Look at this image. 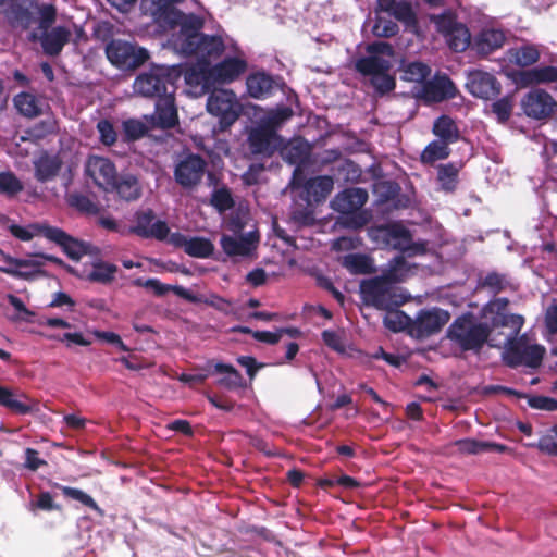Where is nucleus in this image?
Listing matches in <instances>:
<instances>
[{
  "label": "nucleus",
  "mask_w": 557,
  "mask_h": 557,
  "mask_svg": "<svg viewBox=\"0 0 557 557\" xmlns=\"http://www.w3.org/2000/svg\"><path fill=\"white\" fill-rule=\"evenodd\" d=\"M181 78L180 66L151 64L147 71L137 75L133 89L138 96L158 100L160 97L175 94Z\"/></svg>",
  "instance_id": "1"
},
{
  "label": "nucleus",
  "mask_w": 557,
  "mask_h": 557,
  "mask_svg": "<svg viewBox=\"0 0 557 557\" xmlns=\"http://www.w3.org/2000/svg\"><path fill=\"white\" fill-rule=\"evenodd\" d=\"M492 333L486 322L479 321L471 313L458 315L446 331V337L461 351L481 352Z\"/></svg>",
  "instance_id": "2"
},
{
  "label": "nucleus",
  "mask_w": 557,
  "mask_h": 557,
  "mask_svg": "<svg viewBox=\"0 0 557 557\" xmlns=\"http://www.w3.org/2000/svg\"><path fill=\"white\" fill-rule=\"evenodd\" d=\"M39 29L42 30L39 42L42 51L49 57L59 55L71 39V30L65 26L52 25L57 21V8L53 4L38 7Z\"/></svg>",
  "instance_id": "3"
},
{
  "label": "nucleus",
  "mask_w": 557,
  "mask_h": 557,
  "mask_svg": "<svg viewBox=\"0 0 557 557\" xmlns=\"http://www.w3.org/2000/svg\"><path fill=\"white\" fill-rule=\"evenodd\" d=\"M370 235L384 246L407 253L408 257L426 251L425 244L413 243L411 232L398 222L374 226L370 230Z\"/></svg>",
  "instance_id": "4"
},
{
  "label": "nucleus",
  "mask_w": 557,
  "mask_h": 557,
  "mask_svg": "<svg viewBox=\"0 0 557 557\" xmlns=\"http://www.w3.org/2000/svg\"><path fill=\"white\" fill-rule=\"evenodd\" d=\"M360 295L366 305L380 310H389L404 302L382 275L361 281Z\"/></svg>",
  "instance_id": "5"
},
{
  "label": "nucleus",
  "mask_w": 557,
  "mask_h": 557,
  "mask_svg": "<svg viewBox=\"0 0 557 557\" xmlns=\"http://www.w3.org/2000/svg\"><path fill=\"white\" fill-rule=\"evenodd\" d=\"M106 55L120 70L138 69L149 59L147 49L122 39H112L106 46Z\"/></svg>",
  "instance_id": "6"
},
{
  "label": "nucleus",
  "mask_w": 557,
  "mask_h": 557,
  "mask_svg": "<svg viewBox=\"0 0 557 557\" xmlns=\"http://www.w3.org/2000/svg\"><path fill=\"white\" fill-rule=\"evenodd\" d=\"M207 110L210 114L219 117L221 131H226L239 117V103L232 90L212 91L207 100Z\"/></svg>",
  "instance_id": "7"
},
{
  "label": "nucleus",
  "mask_w": 557,
  "mask_h": 557,
  "mask_svg": "<svg viewBox=\"0 0 557 557\" xmlns=\"http://www.w3.org/2000/svg\"><path fill=\"white\" fill-rule=\"evenodd\" d=\"M207 166L205 158L188 152L177 160L173 172L174 180L183 189L193 190L202 182Z\"/></svg>",
  "instance_id": "8"
},
{
  "label": "nucleus",
  "mask_w": 557,
  "mask_h": 557,
  "mask_svg": "<svg viewBox=\"0 0 557 557\" xmlns=\"http://www.w3.org/2000/svg\"><path fill=\"white\" fill-rule=\"evenodd\" d=\"M545 355V348L542 345H530L523 338L510 343L504 352V361L510 368L527 366L537 368L541 366Z\"/></svg>",
  "instance_id": "9"
},
{
  "label": "nucleus",
  "mask_w": 557,
  "mask_h": 557,
  "mask_svg": "<svg viewBox=\"0 0 557 557\" xmlns=\"http://www.w3.org/2000/svg\"><path fill=\"white\" fill-rule=\"evenodd\" d=\"M450 314L441 308L422 309L409 324L411 336L423 339L438 333L448 323Z\"/></svg>",
  "instance_id": "10"
},
{
  "label": "nucleus",
  "mask_w": 557,
  "mask_h": 557,
  "mask_svg": "<svg viewBox=\"0 0 557 557\" xmlns=\"http://www.w3.org/2000/svg\"><path fill=\"white\" fill-rule=\"evenodd\" d=\"M174 23L180 26L178 33L172 37L174 48L180 53L193 50L191 44L202 35L203 20L196 14L180 12Z\"/></svg>",
  "instance_id": "11"
},
{
  "label": "nucleus",
  "mask_w": 557,
  "mask_h": 557,
  "mask_svg": "<svg viewBox=\"0 0 557 557\" xmlns=\"http://www.w3.org/2000/svg\"><path fill=\"white\" fill-rule=\"evenodd\" d=\"M85 172L92 180L96 186L103 191H109L113 181L117 177L115 164L109 159L91 154L85 163Z\"/></svg>",
  "instance_id": "12"
},
{
  "label": "nucleus",
  "mask_w": 557,
  "mask_h": 557,
  "mask_svg": "<svg viewBox=\"0 0 557 557\" xmlns=\"http://www.w3.org/2000/svg\"><path fill=\"white\" fill-rule=\"evenodd\" d=\"M292 183L295 186H304L309 203L324 201L332 193L334 186V181L332 176L329 175L315 176L305 181L299 166H297L293 173Z\"/></svg>",
  "instance_id": "13"
},
{
  "label": "nucleus",
  "mask_w": 557,
  "mask_h": 557,
  "mask_svg": "<svg viewBox=\"0 0 557 557\" xmlns=\"http://www.w3.org/2000/svg\"><path fill=\"white\" fill-rule=\"evenodd\" d=\"M466 88L472 96L485 100L496 98L502 90L500 83L497 78L493 74L482 70L468 72Z\"/></svg>",
  "instance_id": "14"
},
{
  "label": "nucleus",
  "mask_w": 557,
  "mask_h": 557,
  "mask_svg": "<svg viewBox=\"0 0 557 557\" xmlns=\"http://www.w3.org/2000/svg\"><path fill=\"white\" fill-rule=\"evenodd\" d=\"M152 128L171 129L178 124V112L175 94H170L156 100L154 112L145 115Z\"/></svg>",
  "instance_id": "15"
},
{
  "label": "nucleus",
  "mask_w": 557,
  "mask_h": 557,
  "mask_svg": "<svg viewBox=\"0 0 557 557\" xmlns=\"http://www.w3.org/2000/svg\"><path fill=\"white\" fill-rule=\"evenodd\" d=\"M193 50L182 51L184 55L196 57L200 62L210 64L221 58L225 51V44L221 36L202 34L191 44Z\"/></svg>",
  "instance_id": "16"
},
{
  "label": "nucleus",
  "mask_w": 557,
  "mask_h": 557,
  "mask_svg": "<svg viewBox=\"0 0 557 557\" xmlns=\"http://www.w3.org/2000/svg\"><path fill=\"white\" fill-rule=\"evenodd\" d=\"M248 69V62L239 57H226L208 70V76L219 84L237 81Z\"/></svg>",
  "instance_id": "17"
},
{
  "label": "nucleus",
  "mask_w": 557,
  "mask_h": 557,
  "mask_svg": "<svg viewBox=\"0 0 557 557\" xmlns=\"http://www.w3.org/2000/svg\"><path fill=\"white\" fill-rule=\"evenodd\" d=\"M521 106L527 116L535 120H544L552 115L556 102L547 91L536 89L528 92L523 97Z\"/></svg>",
  "instance_id": "18"
},
{
  "label": "nucleus",
  "mask_w": 557,
  "mask_h": 557,
  "mask_svg": "<svg viewBox=\"0 0 557 557\" xmlns=\"http://www.w3.org/2000/svg\"><path fill=\"white\" fill-rule=\"evenodd\" d=\"M457 88L447 75H435L431 81L421 85L418 96L426 102H441L455 98Z\"/></svg>",
  "instance_id": "19"
},
{
  "label": "nucleus",
  "mask_w": 557,
  "mask_h": 557,
  "mask_svg": "<svg viewBox=\"0 0 557 557\" xmlns=\"http://www.w3.org/2000/svg\"><path fill=\"white\" fill-rule=\"evenodd\" d=\"M281 78H275L265 71H256L246 77L247 94L258 100L267 99L274 95L281 87Z\"/></svg>",
  "instance_id": "20"
},
{
  "label": "nucleus",
  "mask_w": 557,
  "mask_h": 557,
  "mask_svg": "<svg viewBox=\"0 0 557 557\" xmlns=\"http://www.w3.org/2000/svg\"><path fill=\"white\" fill-rule=\"evenodd\" d=\"M169 226L166 222L157 220L151 209L136 213V225L133 232L143 238H156L165 240L169 235Z\"/></svg>",
  "instance_id": "21"
},
{
  "label": "nucleus",
  "mask_w": 557,
  "mask_h": 557,
  "mask_svg": "<svg viewBox=\"0 0 557 557\" xmlns=\"http://www.w3.org/2000/svg\"><path fill=\"white\" fill-rule=\"evenodd\" d=\"M440 29L453 51L463 52L469 47L472 48L471 34L466 25L447 17L441 22Z\"/></svg>",
  "instance_id": "22"
},
{
  "label": "nucleus",
  "mask_w": 557,
  "mask_h": 557,
  "mask_svg": "<svg viewBox=\"0 0 557 557\" xmlns=\"http://www.w3.org/2000/svg\"><path fill=\"white\" fill-rule=\"evenodd\" d=\"M248 146L253 154L271 157L276 150L273 126L261 124L252 128L248 135Z\"/></svg>",
  "instance_id": "23"
},
{
  "label": "nucleus",
  "mask_w": 557,
  "mask_h": 557,
  "mask_svg": "<svg viewBox=\"0 0 557 557\" xmlns=\"http://www.w3.org/2000/svg\"><path fill=\"white\" fill-rule=\"evenodd\" d=\"M48 240L60 246L67 258L73 261H79L88 252V245L86 243L57 226H52Z\"/></svg>",
  "instance_id": "24"
},
{
  "label": "nucleus",
  "mask_w": 557,
  "mask_h": 557,
  "mask_svg": "<svg viewBox=\"0 0 557 557\" xmlns=\"http://www.w3.org/2000/svg\"><path fill=\"white\" fill-rule=\"evenodd\" d=\"M368 201V193L363 188H346L337 194L332 200V207L342 214H349L358 211Z\"/></svg>",
  "instance_id": "25"
},
{
  "label": "nucleus",
  "mask_w": 557,
  "mask_h": 557,
  "mask_svg": "<svg viewBox=\"0 0 557 557\" xmlns=\"http://www.w3.org/2000/svg\"><path fill=\"white\" fill-rule=\"evenodd\" d=\"M258 240V233L250 232L240 236L239 238L233 237L231 235H222L220 245L223 251L230 257H246L250 255L252 249H255Z\"/></svg>",
  "instance_id": "26"
},
{
  "label": "nucleus",
  "mask_w": 557,
  "mask_h": 557,
  "mask_svg": "<svg viewBox=\"0 0 557 557\" xmlns=\"http://www.w3.org/2000/svg\"><path fill=\"white\" fill-rule=\"evenodd\" d=\"M505 34L499 29H482L472 41V50L481 57H487L503 47Z\"/></svg>",
  "instance_id": "27"
},
{
  "label": "nucleus",
  "mask_w": 557,
  "mask_h": 557,
  "mask_svg": "<svg viewBox=\"0 0 557 557\" xmlns=\"http://www.w3.org/2000/svg\"><path fill=\"white\" fill-rule=\"evenodd\" d=\"M133 285L137 287H145L148 289H151L153 294L158 297H162L169 292H173L176 296L189 301V302H196L197 297L191 294L188 289L181 285H169L162 283L160 280L151 277L144 280L141 277L135 278L133 281Z\"/></svg>",
  "instance_id": "28"
},
{
  "label": "nucleus",
  "mask_w": 557,
  "mask_h": 557,
  "mask_svg": "<svg viewBox=\"0 0 557 557\" xmlns=\"http://www.w3.org/2000/svg\"><path fill=\"white\" fill-rule=\"evenodd\" d=\"M108 193H115L125 201H134L141 196V186L137 176L124 173L117 175L115 181H113V186L109 187Z\"/></svg>",
  "instance_id": "29"
},
{
  "label": "nucleus",
  "mask_w": 557,
  "mask_h": 557,
  "mask_svg": "<svg viewBox=\"0 0 557 557\" xmlns=\"http://www.w3.org/2000/svg\"><path fill=\"white\" fill-rule=\"evenodd\" d=\"M392 61L379 55H367L358 59L355 69L358 73L370 78L389 72L392 70Z\"/></svg>",
  "instance_id": "30"
},
{
  "label": "nucleus",
  "mask_w": 557,
  "mask_h": 557,
  "mask_svg": "<svg viewBox=\"0 0 557 557\" xmlns=\"http://www.w3.org/2000/svg\"><path fill=\"white\" fill-rule=\"evenodd\" d=\"M62 161L58 156L44 153L35 162V177L40 183L55 178L61 171Z\"/></svg>",
  "instance_id": "31"
},
{
  "label": "nucleus",
  "mask_w": 557,
  "mask_h": 557,
  "mask_svg": "<svg viewBox=\"0 0 557 557\" xmlns=\"http://www.w3.org/2000/svg\"><path fill=\"white\" fill-rule=\"evenodd\" d=\"M52 225L47 222H35L30 223L27 226H22L18 224L9 225V232L17 239L23 242H29L35 236H42L48 239V235L50 234Z\"/></svg>",
  "instance_id": "32"
},
{
  "label": "nucleus",
  "mask_w": 557,
  "mask_h": 557,
  "mask_svg": "<svg viewBox=\"0 0 557 557\" xmlns=\"http://www.w3.org/2000/svg\"><path fill=\"white\" fill-rule=\"evenodd\" d=\"M432 132L440 140L450 145L460 139V131L456 122L446 114L438 116L434 121Z\"/></svg>",
  "instance_id": "33"
},
{
  "label": "nucleus",
  "mask_w": 557,
  "mask_h": 557,
  "mask_svg": "<svg viewBox=\"0 0 557 557\" xmlns=\"http://www.w3.org/2000/svg\"><path fill=\"white\" fill-rule=\"evenodd\" d=\"M410 271V265L404 256H396L388 261L387 268L382 271V276L394 286L404 282Z\"/></svg>",
  "instance_id": "34"
},
{
  "label": "nucleus",
  "mask_w": 557,
  "mask_h": 557,
  "mask_svg": "<svg viewBox=\"0 0 557 557\" xmlns=\"http://www.w3.org/2000/svg\"><path fill=\"white\" fill-rule=\"evenodd\" d=\"M1 257V264H0V271L9 274L10 276L18 280H29L32 278L33 274L28 272H22V270L18 269V267H32L35 265L33 262L22 259V258H14L10 255L5 253L4 251L0 253Z\"/></svg>",
  "instance_id": "35"
},
{
  "label": "nucleus",
  "mask_w": 557,
  "mask_h": 557,
  "mask_svg": "<svg viewBox=\"0 0 557 557\" xmlns=\"http://www.w3.org/2000/svg\"><path fill=\"white\" fill-rule=\"evenodd\" d=\"M214 372L227 374L218 381V385L223 386L228 391L246 387L243 375L232 364L218 362L214 364Z\"/></svg>",
  "instance_id": "36"
},
{
  "label": "nucleus",
  "mask_w": 557,
  "mask_h": 557,
  "mask_svg": "<svg viewBox=\"0 0 557 557\" xmlns=\"http://www.w3.org/2000/svg\"><path fill=\"white\" fill-rule=\"evenodd\" d=\"M174 66L181 67L182 76H184L186 85L193 88L194 92L203 94L206 91L208 79H210L208 72L206 73L196 69L195 66H189L182 63L175 64Z\"/></svg>",
  "instance_id": "37"
},
{
  "label": "nucleus",
  "mask_w": 557,
  "mask_h": 557,
  "mask_svg": "<svg viewBox=\"0 0 557 557\" xmlns=\"http://www.w3.org/2000/svg\"><path fill=\"white\" fill-rule=\"evenodd\" d=\"M343 265L352 274H370L375 271L372 259L362 253L347 255Z\"/></svg>",
  "instance_id": "38"
},
{
  "label": "nucleus",
  "mask_w": 557,
  "mask_h": 557,
  "mask_svg": "<svg viewBox=\"0 0 557 557\" xmlns=\"http://www.w3.org/2000/svg\"><path fill=\"white\" fill-rule=\"evenodd\" d=\"M20 114L26 117H36L41 114L37 98L29 92H20L13 99Z\"/></svg>",
  "instance_id": "39"
},
{
  "label": "nucleus",
  "mask_w": 557,
  "mask_h": 557,
  "mask_svg": "<svg viewBox=\"0 0 557 557\" xmlns=\"http://www.w3.org/2000/svg\"><path fill=\"white\" fill-rule=\"evenodd\" d=\"M448 143L436 139L432 140L422 151L421 161L425 164H433L435 161L447 159L451 152Z\"/></svg>",
  "instance_id": "40"
},
{
  "label": "nucleus",
  "mask_w": 557,
  "mask_h": 557,
  "mask_svg": "<svg viewBox=\"0 0 557 557\" xmlns=\"http://www.w3.org/2000/svg\"><path fill=\"white\" fill-rule=\"evenodd\" d=\"M460 168L455 163L440 164L437 168V180L443 190L453 193L458 185V174Z\"/></svg>",
  "instance_id": "41"
},
{
  "label": "nucleus",
  "mask_w": 557,
  "mask_h": 557,
  "mask_svg": "<svg viewBox=\"0 0 557 557\" xmlns=\"http://www.w3.org/2000/svg\"><path fill=\"white\" fill-rule=\"evenodd\" d=\"M214 245L212 242L205 237H190L185 249V252L193 258L206 259L212 256Z\"/></svg>",
  "instance_id": "42"
},
{
  "label": "nucleus",
  "mask_w": 557,
  "mask_h": 557,
  "mask_svg": "<svg viewBox=\"0 0 557 557\" xmlns=\"http://www.w3.org/2000/svg\"><path fill=\"white\" fill-rule=\"evenodd\" d=\"M210 205L220 213H224L233 209L235 200L231 189L225 185L215 188L211 194Z\"/></svg>",
  "instance_id": "43"
},
{
  "label": "nucleus",
  "mask_w": 557,
  "mask_h": 557,
  "mask_svg": "<svg viewBox=\"0 0 557 557\" xmlns=\"http://www.w3.org/2000/svg\"><path fill=\"white\" fill-rule=\"evenodd\" d=\"M54 487L59 488L65 497L77 500L100 515L103 513V510L98 506L95 499L84 491L76 487L60 485L58 483H54Z\"/></svg>",
  "instance_id": "44"
},
{
  "label": "nucleus",
  "mask_w": 557,
  "mask_h": 557,
  "mask_svg": "<svg viewBox=\"0 0 557 557\" xmlns=\"http://www.w3.org/2000/svg\"><path fill=\"white\" fill-rule=\"evenodd\" d=\"M512 61L522 67L535 64L540 60V51L533 45H524L511 50Z\"/></svg>",
  "instance_id": "45"
},
{
  "label": "nucleus",
  "mask_w": 557,
  "mask_h": 557,
  "mask_svg": "<svg viewBox=\"0 0 557 557\" xmlns=\"http://www.w3.org/2000/svg\"><path fill=\"white\" fill-rule=\"evenodd\" d=\"M0 406H3L17 414H26L32 411V407L16 398L13 392L4 386H0Z\"/></svg>",
  "instance_id": "46"
},
{
  "label": "nucleus",
  "mask_w": 557,
  "mask_h": 557,
  "mask_svg": "<svg viewBox=\"0 0 557 557\" xmlns=\"http://www.w3.org/2000/svg\"><path fill=\"white\" fill-rule=\"evenodd\" d=\"M116 272L117 267L115 264L99 261L94 263L92 271L88 274V280L90 282L110 284L113 282Z\"/></svg>",
  "instance_id": "47"
},
{
  "label": "nucleus",
  "mask_w": 557,
  "mask_h": 557,
  "mask_svg": "<svg viewBox=\"0 0 557 557\" xmlns=\"http://www.w3.org/2000/svg\"><path fill=\"white\" fill-rule=\"evenodd\" d=\"M389 14L408 28H416L418 26L417 14L408 1H398Z\"/></svg>",
  "instance_id": "48"
},
{
  "label": "nucleus",
  "mask_w": 557,
  "mask_h": 557,
  "mask_svg": "<svg viewBox=\"0 0 557 557\" xmlns=\"http://www.w3.org/2000/svg\"><path fill=\"white\" fill-rule=\"evenodd\" d=\"M24 189L23 183L12 172H0V194L13 198Z\"/></svg>",
  "instance_id": "49"
},
{
  "label": "nucleus",
  "mask_w": 557,
  "mask_h": 557,
  "mask_svg": "<svg viewBox=\"0 0 557 557\" xmlns=\"http://www.w3.org/2000/svg\"><path fill=\"white\" fill-rule=\"evenodd\" d=\"M150 129H153L149 122L144 123L136 119H128L123 122V131L125 138L129 141H135L143 138L148 134Z\"/></svg>",
  "instance_id": "50"
},
{
  "label": "nucleus",
  "mask_w": 557,
  "mask_h": 557,
  "mask_svg": "<svg viewBox=\"0 0 557 557\" xmlns=\"http://www.w3.org/2000/svg\"><path fill=\"white\" fill-rule=\"evenodd\" d=\"M430 73L431 69L426 64L422 62H411L404 69L403 79L423 84L426 82Z\"/></svg>",
  "instance_id": "51"
},
{
  "label": "nucleus",
  "mask_w": 557,
  "mask_h": 557,
  "mask_svg": "<svg viewBox=\"0 0 557 557\" xmlns=\"http://www.w3.org/2000/svg\"><path fill=\"white\" fill-rule=\"evenodd\" d=\"M12 18L10 23L12 26H20L23 29H28L34 23L33 12L22 4H13L10 9Z\"/></svg>",
  "instance_id": "52"
},
{
  "label": "nucleus",
  "mask_w": 557,
  "mask_h": 557,
  "mask_svg": "<svg viewBox=\"0 0 557 557\" xmlns=\"http://www.w3.org/2000/svg\"><path fill=\"white\" fill-rule=\"evenodd\" d=\"M480 285L483 288H487L493 295H497L506 289L508 282L504 274L490 272L481 281Z\"/></svg>",
  "instance_id": "53"
},
{
  "label": "nucleus",
  "mask_w": 557,
  "mask_h": 557,
  "mask_svg": "<svg viewBox=\"0 0 557 557\" xmlns=\"http://www.w3.org/2000/svg\"><path fill=\"white\" fill-rule=\"evenodd\" d=\"M399 32L397 23L384 17H376L372 33L376 37L391 38Z\"/></svg>",
  "instance_id": "54"
},
{
  "label": "nucleus",
  "mask_w": 557,
  "mask_h": 557,
  "mask_svg": "<svg viewBox=\"0 0 557 557\" xmlns=\"http://www.w3.org/2000/svg\"><path fill=\"white\" fill-rule=\"evenodd\" d=\"M370 83L380 95H386L393 91L396 87V79L389 74V72H383L382 74L370 78Z\"/></svg>",
  "instance_id": "55"
},
{
  "label": "nucleus",
  "mask_w": 557,
  "mask_h": 557,
  "mask_svg": "<svg viewBox=\"0 0 557 557\" xmlns=\"http://www.w3.org/2000/svg\"><path fill=\"white\" fill-rule=\"evenodd\" d=\"M491 108L497 121L504 124L510 119L513 104L511 98L506 96L493 102Z\"/></svg>",
  "instance_id": "56"
},
{
  "label": "nucleus",
  "mask_w": 557,
  "mask_h": 557,
  "mask_svg": "<svg viewBox=\"0 0 557 557\" xmlns=\"http://www.w3.org/2000/svg\"><path fill=\"white\" fill-rule=\"evenodd\" d=\"M97 131L99 133V140L101 144L108 147L115 144L117 139V133L112 122L107 119L100 120L97 123Z\"/></svg>",
  "instance_id": "57"
},
{
  "label": "nucleus",
  "mask_w": 557,
  "mask_h": 557,
  "mask_svg": "<svg viewBox=\"0 0 557 557\" xmlns=\"http://www.w3.org/2000/svg\"><path fill=\"white\" fill-rule=\"evenodd\" d=\"M70 205L83 213L97 214L99 212L98 206L86 195H71Z\"/></svg>",
  "instance_id": "58"
},
{
  "label": "nucleus",
  "mask_w": 557,
  "mask_h": 557,
  "mask_svg": "<svg viewBox=\"0 0 557 557\" xmlns=\"http://www.w3.org/2000/svg\"><path fill=\"white\" fill-rule=\"evenodd\" d=\"M408 317L399 310L389 309L383 319V324L386 329L393 332H399L405 326V319Z\"/></svg>",
  "instance_id": "59"
},
{
  "label": "nucleus",
  "mask_w": 557,
  "mask_h": 557,
  "mask_svg": "<svg viewBox=\"0 0 557 557\" xmlns=\"http://www.w3.org/2000/svg\"><path fill=\"white\" fill-rule=\"evenodd\" d=\"M528 405L537 410L544 411H556L557 410V399L548 396L536 395V396H528Z\"/></svg>",
  "instance_id": "60"
},
{
  "label": "nucleus",
  "mask_w": 557,
  "mask_h": 557,
  "mask_svg": "<svg viewBox=\"0 0 557 557\" xmlns=\"http://www.w3.org/2000/svg\"><path fill=\"white\" fill-rule=\"evenodd\" d=\"M458 451L466 455H478L484 453L483 441L474 438H462L454 442Z\"/></svg>",
  "instance_id": "61"
},
{
  "label": "nucleus",
  "mask_w": 557,
  "mask_h": 557,
  "mask_svg": "<svg viewBox=\"0 0 557 557\" xmlns=\"http://www.w3.org/2000/svg\"><path fill=\"white\" fill-rule=\"evenodd\" d=\"M530 447H535L540 451L548 454L550 456H557V440L555 435L548 431L547 434L542 435L537 443L529 444Z\"/></svg>",
  "instance_id": "62"
},
{
  "label": "nucleus",
  "mask_w": 557,
  "mask_h": 557,
  "mask_svg": "<svg viewBox=\"0 0 557 557\" xmlns=\"http://www.w3.org/2000/svg\"><path fill=\"white\" fill-rule=\"evenodd\" d=\"M533 75L536 77V84L555 83L557 82V67L553 65L534 67Z\"/></svg>",
  "instance_id": "63"
},
{
  "label": "nucleus",
  "mask_w": 557,
  "mask_h": 557,
  "mask_svg": "<svg viewBox=\"0 0 557 557\" xmlns=\"http://www.w3.org/2000/svg\"><path fill=\"white\" fill-rule=\"evenodd\" d=\"M367 52L370 55H379V57H388L389 59L394 57L395 50L389 42L386 41H374L367 46Z\"/></svg>",
  "instance_id": "64"
}]
</instances>
